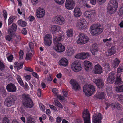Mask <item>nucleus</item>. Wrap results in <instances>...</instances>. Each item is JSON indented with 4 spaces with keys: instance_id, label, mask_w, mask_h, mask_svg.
I'll return each mask as SVG.
<instances>
[{
    "instance_id": "f257e3e1",
    "label": "nucleus",
    "mask_w": 123,
    "mask_h": 123,
    "mask_svg": "<svg viewBox=\"0 0 123 123\" xmlns=\"http://www.w3.org/2000/svg\"><path fill=\"white\" fill-rule=\"evenodd\" d=\"M104 29L102 26L100 24L93 25L91 27L90 31L93 35H98L103 31Z\"/></svg>"
},
{
    "instance_id": "f03ea898",
    "label": "nucleus",
    "mask_w": 123,
    "mask_h": 123,
    "mask_svg": "<svg viewBox=\"0 0 123 123\" xmlns=\"http://www.w3.org/2000/svg\"><path fill=\"white\" fill-rule=\"evenodd\" d=\"M107 12L109 13H115L118 7V3L116 0H111L108 2Z\"/></svg>"
},
{
    "instance_id": "7ed1b4c3",
    "label": "nucleus",
    "mask_w": 123,
    "mask_h": 123,
    "mask_svg": "<svg viewBox=\"0 0 123 123\" xmlns=\"http://www.w3.org/2000/svg\"><path fill=\"white\" fill-rule=\"evenodd\" d=\"M23 105L27 108H31L34 106V104L32 100L31 99L28 95L25 94L22 95Z\"/></svg>"
},
{
    "instance_id": "20e7f679",
    "label": "nucleus",
    "mask_w": 123,
    "mask_h": 123,
    "mask_svg": "<svg viewBox=\"0 0 123 123\" xmlns=\"http://www.w3.org/2000/svg\"><path fill=\"white\" fill-rule=\"evenodd\" d=\"M83 91L86 96H90L95 91L94 86L90 84L86 85L83 87Z\"/></svg>"
},
{
    "instance_id": "39448f33",
    "label": "nucleus",
    "mask_w": 123,
    "mask_h": 123,
    "mask_svg": "<svg viewBox=\"0 0 123 123\" xmlns=\"http://www.w3.org/2000/svg\"><path fill=\"white\" fill-rule=\"evenodd\" d=\"M79 38L77 41L78 44L82 45L85 44L89 40L88 37L85 34L80 33L79 34Z\"/></svg>"
},
{
    "instance_id": "423d86ee",
    "label": "nucleus",
    "mask_w": 123,
    "mask_h": 123,
    "mask_svg": "<svg viewBox=\"0 0 123 123\" xmlns=\"http://www.w3.org/2000/svg\"><path fill=\"white\" fill-rule=\"evenodd\" d=\"M16 99V98L15 95H10L8 96L6 99L5 101V104L7 107H10L14 104Z\"/></svg>"
},
{
    "instance_id": "0eeeda50",
    "label": "nucleus",
    "mask_w": 123,
    "mask_h": 123,
    "mask_svg": "<svg viewBox=\"0 0 123 123\" xmlns=\"http://www.w3.org/2000/svg\"><path fill=\"white\" fill-rule=\"evenodd\" d=\"M52 20L54 23L61 25H64L65 22V19L64 17L60 15L53 17Z\"/></svg>"
},
{
    "instance_id": "6e6552de",
    "label": "nucleus",
    "mask_w": 123,
    "mask_h": 123,
    "mask_svg": "<svg viewBox=\"0 0 123 123\" xmlns=\"http://www.w3.org/2000/svg\"><path fill=\"white\" fill-rule=\"evenodd\" d=\"M71 68L75 72L80 71L82 68L80 63L78 61H75L72 64Z\"/></svg>"
},
{
    "instance_id": "1a4fd4ad",
    "label": "nucleus",
    "mask_w": 123,
    "mask_h": 123,
    "mask_svg": "<svg viewBox=\"0 0 123 123\" xmlns=\"http://www.w3.org/2000/svg\"><path fill=\"white\" fill-rule=\"evenodd\" d=\"M87 25V23L86 20L82 19L78 22L76 27L79 29L82 30L85 29Z\"/></svg>"
},
{
    "instance_id": "9d476101",
    "label": "nucleus",
    "mask_w": 123,
    "mask_h": 123,
    "mask_svg": "<svg viewBox=\"0 0 123 123\" xmlns=\"http://www.w3.org/2000/svg\"><path fill=\"white\" fill-rule=\"evenodd\" d=\"M70 83L72 85V89L75 91H78L81 89L80 85L75 80L71 79Z\"/></svg>"
},
{
    "instance_id": "9b49d317",
    "label": "nucleus",
    "mask_w": 123,
    "mask_h": 123,
    "mask_svg": "<svg viewBox=\"0 0 123 123\" xmlns=\"http://www.w3.org/2000/svg\"><path fill=\"white\" fill-rule=\"evenodd\" d=\"M83 117L84 123H91L89 113L87 109L84 110L83 112Z\"/></svg>"
},
{
    "instance_id": "f8f14e48",
    "label": "nucleus",
    "mask_w": 123,
    "mask_h": 123,
    "mask_svg": "<svg viewBox=\"0 0 123 123\" xmlns=\"http://www.w3.org/2000/svg\"><path fill=\"white\" fill-rule=\"evenodd\" d=\"M44 43L47 46H50L52 43V36L50 34L46 35L44 38Z\"/></svg>"
},
{
    "instance_id": "ddd939ff",
    "label": "nucleus",
    "mask_w": 123,
    "mask_h": 123,
    "mask_svg": "<svg viewBox=\"0 0 123 123\" xmlns=\"http://www.w3.org/2000/svg\"><path fill=\"white\" fill-rule=\"evenodd\" d=\"M84 15L90 19L94 18L96 15V12L94 10L86 11L84 13Z\"/></svg>"
},
{
    "instance_id": "4468645a",
    "label": "nucleus",
    "mask_w": 123,
    "mask_h": 123,
    "mask_svg": "<svg viewBox=\"0 0 123 123\" xmlns=\"http://www.w3.org/2000/svg\"><path fill=\"white\" fill-rule=\"evenodd\" d=\"M102 115L99 113L95 114L93 117V123H101Z\"/></svg>"
},
{
    "instance_id": "2eb2a0df",
    "label": "nucleus",
    "mask_w": 123,
    "mask_h": 123,
    "mask_svg": "<svg viewBox=\"0 0 123 123\" xmlns=\"http://www.w3.org/2000/svg\"><path fill=\"white\" fill-rule=\"evenodd\" d=\"M45 14V11L43 8L39 7L37 10L36 15L38 18H42L44 16Z\"/></svg>"
},
{
    "instance_id": "dca6fc26",
    "label": "nucleus",
    "mask_w": 123,
    "mask_h": 123,
    "mask_svg": "<svg viewBox=\"0 0 123 123\" xmlns=\"http://www.w3.org/2000/svg\"><path fill=\"white\" fill-rule=\"evenodd\" d=\"M75 6L74 0H66L65 4L66 8L68 10L72 9Z\"/></svg>"
},
{
    "instance_id": "f3484780",
    "label": "nucleus",
    "mask_w": 123,
    "mask_h": 123,
    "mask_svg": "<svg viewBox=\"0 0 123 123\" xmlns=\"http://www.w3.org/2000/svg\"><path fill=\"white\" fill-rule=\"evenodd\" d=\"M55 51L58 53H62L65 50V47L61 43H58L54 48Z\"/></svg>"
},
{
    "instance_id": "a211bd4d",
    "label": "nucleus",
    "mask_w": 123,
    "mask_h": 123,
    "mask_svg": "<svg viewBox=\"0 0 123 123\" xmlns=\"http://www.w3.org/2000/svg\"><path fill=\"white\" fill-rule=\"evenodd\" d=\"M17 29V27L16 24L14 23H12L11 28L8 30L9 34L11 36H14L15 35L14 32L16 31Z\"/></svg>"
},
{
    "instance_id": "6ab92c4d",
    "label": "nucleus",
    "mask_w": 123,
    "mask_h": 123,
    "mask_svg": "<svg viewBox=\"0 0 123 123\" xmlns=\"http://www.w3.org/2000/svg\"><path fill=\"white\" fill-rule=\"evenodd\" d=\"M93 81L99 88H101L103 86V80L101 78H98L96 79H94Z\"/></svg>"
},
{
    "instance_id": "aec40b11",
    "label": "nucleus",
    "mask_w": 123,
    "mask_h": 123,
    "mask_svg": "<svg viewBox=\"0 0 123 123\" xmlns=\"http://www.w3.org/2000/svg\"><path fill=\"white\" fill-rule=\"evenodd\" d=\"M89 56V53L83 52L81 53H79L75 56L76 58L77 59H84L87 58Z\"/></svg>"
},
{
    "instance_id": "412c9836",
    "label": "nucleus",
    "mask_w": 123,
    "mask_h": 123,
    "mask_svg": "<svg viewBox=\"0 0 123 123\" xmlns=\"http://www.w3.org/2000/svg\"><path fill=\"white\" fill-rule=\"evenodd\" d=\"M6 88L8 92H15L17 89L15 85L12 83L8 84L6 86Z\"/></svg>"
},
{
    "instance_id": "4be33fe9",
    "label": "nucleus",
    "mask_w": 123,
    "mask_h": 123,
    "mask_svg": "<svg viewBox=\"0 0 123 123\" xmlns=\"http://www.w3.org/2000/svg\"><path fill=\"white\" fill-rule=\"evenodd\" d=\"M105 104L107 107L105 108V109L107 110V108L110 106L111 108H117V109H120L121 107V106L120 104L118 103H114L112 104L111 105L107 103L106 102Z\"/></svg>"
},
{
    "instance_id": "5701e85b",
    "label": "nucleus",
    "mask_w": 123,
    "mask_h": 123,
    "mask_svg": "<svg viewBox=\"0 0 123 123\" xmlns=\"http://www.w3.org/2000/svg\"><path fill=\"white\" fill-rule=\"evenodd\" d=\"M115 75L114 73H110L109 74V75L107 79V83L108 84L112 83L115 79Z\"/></svg>"
},
{
    "instance_id": "b1692460",
    "label": "nucleus",
    "mask_w": 123,
    "mask_h": 123,
    "mask_svg": "<svg viewBox=\"0 0 123 123\" xmlns=\"http://www.w3.org/2000/svg\"><path fill=\"white\" fill-rule=\"evenodd\" d=\"M58 64L61 66L66 67L68 65V62L67 59L63 58L59 60Z\"/></svg>"
},
{
    "instance_id": "393cba45",
    "label": "nucleus",
    "mask_w": 123,
    "mask_h": 123,
    "mask_svg": "<svg viewBox=\"0 0 123 123\" xmlns=\"http://www.w3.org/2000/svg\"><path fill=\"white\" fill-rule=\"evenodd\" d=\"M74 15L76 17H78L80 16L82 13L80 8L76 7L74 10Z\"/></svg>"
},
{
    "instance_id": "a878e982",
    "label": "nucleus",
    "mask_w": 123,
    "mask_h": 123,
    "mask_svg": "<svg viewBox=\"0 0 123 123\" xmlns=\"http://www.w3.org/2000/svg\"><path fill=\"white\" fill-rule=\"evenodd\" d=\"M94 69V72L96 74H100L102 72V68L99 64L95 65Z\"/></svg>"
},
{
    "instance_id": "bb28decb",
    "label": "nucleus",
    "mask_w": 123,
    "mask_h": 123,
    "mask_svg": "<svg viewBox=\"0 0 123 123\" xmlns=\"http://www.w3.org/2000/svg\"><path fill=\"white\" fill-rule=\"evenodd\" d=\"M61 30V27L59 26L54 25L51 26V30L52 33H55L60 31Z\"/></svg>"
},
{
    "instance_id": "cd10ccee",
    "label": "nucleus",
    "mask_w": 123,
    "mask_h": 123,
    "mask_svg": "<svg viewBox=\"0 0 123 123\" xmlns=\"http://www.w3.org/2000/svg\"><path fill=\"white\" fill-rule=\"evenodd\" d=\"M64 38V37L63 35H59L58 36L54 35L53 37L54 43H56L57 41L63 40Z\"/></svg>"
},
{
    "instance_id": "c85d7f7f",
    "label": "nucleus",
    "mask_w": 123,
    "mask_h": 123,
    "mask_svg": "<svg viewBox=\"0 0 123 123\" xmlns=\"http://www.w3.org/2000/svg\"><path fill=\"white\" fill-rule=\"evenodd\" d=\"M74 51L71 47H68L65 52V54L67 56H70L73 54Z\"/></svg>"
},
{
    "instance_id": "c756f323",
    "label": "nucleus",
    "mask_w": 123,
    "mask_h": 123,
    "mask_svg": "<svg viewBox=\"0 0 123 123\" xmlns=\"http://www.w3.org/2000/svg\"><path fill=\"white\" fill-rule=\"evenodd\" d=\"M84 63L85 66V69L86 71L91 69L92 66V64L89 61H84Z\"/></svg>"
},
{
    "instance_id": "7c9ffc66",
    "label": "nucleus",
    "mask_w": 123,
    "mask_h": 123,
    "mask_svg": "<svg viewBox=\"0 0 123 123\" xmlns=\"http://www.w3.org/2000/svg\"><path fill=\"white\" fill-rule=\"evenodd\" d=\"M98 51V48L96 44H94L92 45L91 51L92 54L94 55H95L96 52Z\"/></svg>"
},
{
    "instance_id": "2f4dec72",
    "label": "nucleus",
    "mask_w": 123,
    "mask_h": 123,
    "mask_svg": "<svg viewBox=\"0 0 123 123\" xmlns=\"http://www.w3.org/2000/svg\"><path fill=\"white\" fill-rule=\"evenodd\" d=\"M95 97L97 98L100 99H103L105 98V94L102 92H97L95 95Z\"/></svg>"
},
{
    "instance_id": "473e14b6",
    "label": "nucleus",
    "mask_w": 123,
    "mask_h": 123,
    "mask_svg": "<svg viewBox=\"0 0 123 123\" xmlns=\"http://www.w3.org/2000/svg\"><path fill=\"white\" fill-rule=\"evenodd\" d=\"M23 64L22 62L20 63L15 62L14 64V67L15 68H17V70H19L22 68Z\"/></svg>"
},
{
    "instance_id": "72a5a7b5",
    "label": "nucleus",
    "mask_w": 123,
    "mask_h": 123,
    "mask_svg": "<svg viewBox=\"0 0 123 123\" xmlns=\"http://www.w3.org/2000/svg\"><path fill=\"white\" fill-rule=\"evenodd\" d=\"M116 48L115 47H112L109 49L108 51L109 55H111L114 54L116 52Z\"/></svg>"
},
{
    "instance_id": "f704fd0d",
    "label": "nucleus",
    "mask_w": 123,
    "mask_h": 123,
    "mask_svg": "<svg viewBox=\"0 0 123 123\" xmlns=\"http://www.w3.org/2000/svg\"><path fill=\"white\" fill-rule=\"evenodd\" d=\"M90 2L93 5H95L96 2H98L99 4H101L102 3L105 2V0H90Z\"/></svg>"
},
{
    "instance_id": "c9c22d12",
    "label": "nucleus",
    "mask_w": 123,
    "mask_h": 123,
    "mask_svg": "<svg viewBox=\"0 0 123 123\" xmlns=\"http://www.w3.org/2000/svg\"><path fill=\"white\" fill-rule=\"evenodd\" d=\"M115 91L118 92H123V84L118 87H115Z\"/></svg>"
},
{
    "instance_id": "e433bc0d",
    "label": "nucleus",
    "mask_w": 123,
    "mask_h": 123,
    "mask_svg": "<svg viewBox=\"0 0 123 123\" xmlns=\"http://www.w3.org/2000/svg\"><path fill=\"white\" fill-rule=\"evenodd\" d=\"M120 62V61L117 58H115L113 62L112 65L113 67L116 68L117 67Z\"/></svg>"
},
{
    "instance_id": "4c0bfd02",
    "label": "nucleus",
    "mask_w": 123,
    "mask_h": 123,
    "mask_svg": "<svg viewBox=\"0 0 123 123\" xmlns=\"http://www.w3.org/2000/svg\"><path fill=\"white\" fill-rule=\"evenodd\" d=\"M18 25L22 27H24L26 26L27 23L25 21L21 20H18L17 21Z\"/></svg>"
},
{
    "instance_id": "58836bf2",
    "label": "nucleus",
    "mask_w": 123,
    "mask_h": 123,
    "mask_svg": "<svg viewBox=\"0 0 123 123\" xmlns=\"http://www.w3.org/2000/svg\"><path fill=\"white\" fill-rule=\"evenodd\" d=\"M73 31L71 29H68L67 31V35L68 37H70L73 36Z\"/></svg>"
},
{
    "instance_id": "ea45409f",
    "label": "nucleus",
    "mask_w": 123,
    "mask_h": 123,
    "mask_svg": "<svg viewBox=\"0 0 123 123\" xmlns=\"http://www.w3.org/2000/svg\"><path fill=\"white\" fill-rule=\"evenodd\" d=\"M122 82L121 80L119 75L117 74L116 79V81L115 82V83L116 85L118 84L120 85V84H122Z\"/></svg>"
},
{
    "instance_id": "a19ab883",
    "label": "nucleus",
    "mask_w": 123,
    "mask_h": 123,
    "mask_svg": "<svg viewBox=\"0 0 123 123\" xmlns=\"http://www.w3.org/2000/svg\"><path fill=\"white\" fill-rule=\"evenodd\" d=\"M20 38L21 37L19 35H17L16 37L13 39L12 42L16 44L18 43Z\"/></svg>"
},
{
    "instance_id": "79ce46f5",
    "label": "nucleus",
    "mask_w": 123,
    "mask_h": 123,
    "mask_svg": "<svg viewBox=\"0 0 123 123\" xmlns=\"http://www.w3.org/2000/svg\"><path fill=\"white\" fill-rule=\"evenodd\" d=\"M16 18L15 16H10L8 20V25H10L12 23Z\"/></svg>"
},
{
    "instance_id": "37998d69",
    "label": "nucleus",
    "mask_w": 123,
    "mask_h": 123,
    "mask_svg": "<svg viewBox=\"0 0 123 123\" xmlns=\"http://www.w3.org/2000/svg\"><path fill=\"white\" fill-rule=\"evenodd\" d=\"M54 101L55 103V106H57L62 109L63 108L62 105L58 100L55 99L54 100Z\"/></svg>"
},
{
    "instance_id": "c03bdc74",
    "label": "nucleus",
    "mask_w": 123,
    "mask_h": 123,
    "mask_svg": "<svg viewBox=\"0 0 123 123\" xmlns=\"http://www.w3.org/2000/svg\"><path fill=\"white\" fill-rule=\"evenodd\" d=\"M16 77L17 80L21 85L23 86L24 85V83L20 76L19 75H17Z\"/></svg>"
},
{
    "instance_id": "a18cd8bd",
    "label": "nucleus",
    "mask_w": 123,
    "mask_h": 123,
    "mask_svg": "<svg viewBox=\"0 0 123 123\" xmlns=\"http://www.w3.org/2000/svg\"><path fill=\"white\" fill-rule=\"evenodd\" d=\"M29 46L31 51H32L33 50V49L34 47V43L32 42H30L29 43Z\"/></svg>"
},
{
    "instance_id": "49530a36",
    "label": "nucleus",
    "mask_w": 123,
    "mask_h": 123,
    "mask_svg": "<svg viewBox=\"0 0 123 123\" xmlns=\"http://www.w3.org/2000/svg\"><path fill=\"white\" fill-rule=\"evenodd\" d=\"M32 58V55L31 53H29L26 54V58L27 60H30Z\"/></svg>"
},
{
    "instance_id": "de8ad7c7",
    "label": "nucleus",
    "mask_w": 123,
    "mask_h": 123,
    "mask_svg": "<svg viewBox=\"0 0 123 123\" xmlns=\"http://www.w3.org/2000/svg\"><path fill=\"white\" fill-rule=\"evenodd\" d=\"M26 123H35V122L32 120L31 117H27Z\"/></svg>"
},
{
    "instance_id": "09e8293b",
    "label": "nucleus",
    "mask_w": 123,
    "mask_h": 123,
    "mask_svg": "<svg viewBox=\"0 0 123 123\" xmlns=\"http://www.w3.org/2000/svg\"><path fill=\"white\" fill-rule=\"evenodd\" d=\"M39 105L41 110L43 111H44L45 110V108L44 105L42 103H40Z\"/></svg>"
},
{
    "instance_id": "8fccbe9b",
    "label": "nucleus",
    "mask_w": 123,
    "mask_h": 123,
    "mask_svg": "<svg viewBox=\"0 0 123 123\" xmlns=\"http://www.w3.org/2000/svg\"><path fill=\"white\" fill-rule=\"evenodd\" d=\"M3 123H9V119L7 117H4L3 120Z\"/></svg>"
},
{
    "instance_id": "3c124183",
    "label": "nucleus",
    "mask_w": 123,
    "mask_h": 123,
    "mask_svg": "<svg viewBox=\"0 0 123 123\" xmlns=\"http://www.w3.org/2000/svg\"><path fill=\"white\" fill-rule=\"evenodd\" d=\"M58 4L61 5L64 2L65 0H54Z\"/></svg>"
},
{
    "instance_id": "603ef678",
    "label": "nucleus",
    "mask_w": 123,
    "mask_h": 123,
    "mask_svg": "<svg viewBox=\"0 0 123 123\" xmlns=\"http://www.w3.org/2000/svg\"><path fill=\"white\" fill-rule=\"evenodd\" d=\"M22 86L24 87V88L25 90L27 91L29 90V87L27 83L26 82H25V83L24 85H24L23 86Z\"/></svg>"
},
{
    "instance_id": "864d4df0",
    "label": "nucleus",
    "mask_w": 123,
    "mask_h": 123,
    "mask_svg": "<svg viewBox=\"0 0 123 123\" xmlns=\"http://www.w3.org/2000/svg\"><path fill=\"white\" fill-rule=\"evenodd\" d=\"M19 59H22L23 58V52L22 50H20L19 52Z\"/></svg>"
},
{
    "instance_id": "5fc2aeb1",
    "label": "nucleus",
    "mask_w": 123,
    "mask_h": 123,
    "mask_svg": "<svg viewBox=\"0 0 123 123\" xmlns=\"http://www.w3.org/2000/svg\"><path fill=\"white\" fill-rule=\"evenodd\" d=\"M3 15L4 18L6 20L7 18V12L5 10L3 11Z\"/></svg>"
},
{
    "instance_id": "6e6d98bb",
    "label": "nucleus",
    "mask_w": 123,
    "mask_h": 123,
    "mask_svg": "<svg viewBox=\"0 0 123 123\" xmlns=\"http://www.w3.org/2000/svg\"><path fill=\"white\" fill-rule=\"evenodd\" d=\"M117 72L120 73L123 71V67H119L117 69Z\"/></svg>"
},
{
    "instance_id": "4d7b16f0",
    "label": "nucleus",
    "mask_w": 123,
    "mask_h": 123,
    "mask_svg": "<svg viewBox=\"0 0 123 123\" xmlns=\"http://www.w3.org/2000/svg\"><path fill=\"white\" fill-rule=\"evenodd\" d=\"M31 75H27L25 77V79L26 81H29L31 79Z\"/></svg>"
},
{
    "instance_id": "13d9d810",
    "label": "nucleus",
    "mask_w": 123,
    "mask_h": 123,
    "mask_svg": "<svg viewBox=\"0 0 123 123\" xmlns=\"http://www.w3.org/2000/svg\"><path fill=\"white\" fill-rule=\"evenodd\" d=\"M57 98L60 100H62L64 99V98L61 95H59L57 96Z\"/></svg>"
},
{
    "instance_id": "bf43d9fd",
    "label": "nucleus",
    "mask_w": 123,
    "mask_h": 123,
    "mask_svg": "<svg viewBox=\"0 0 123 123\" xmlns=\"http://www.w3.org/2000/svg\"><path fill=\"white\" fill-rule=\"evenodd\" d=\"M7 58L8 61L11 62L13 59V57L12 55H10L7 57Z\"/></svg>"
},
{
    "instance_id": "052dcab7",
    "label": "nucleus",
    "mask_w": 123,
    "mask_h": 123,
    "mask_svg": "<svg viewBox=\"0 0 123 123\" xmlns=\"http://www.w3.org/2000/svg\"><path fill=\"white\" fill-rule=\"evenodd\" d=\"M105 67L106 69H107L108 71H110V66L108 63H106L105 65Z\"/></svg>"
},
{
    "instance_id": "680f3d73",
    "label": "nucleus",
    "mask_w": 123,
    "mask_h": 123,
    "mask_svg": "<svg viewBox=\"0 0 123 123\" xmlns=\"http://www.w3.org/2000/svg\"><path fill=\"white\" fill-rule=\"evenodd\" d=\"M32 74L33 76L36 78L38 79L39 78V76L35 72L32 73Z\"/></svg>"
},
{
    "instance_id": "e2e57ef3",
    "label": "nucleus",
    "mask_w": 123,
    "mask_h": 123,
    "mask_svg": "<svg viewBox=\"0 0 123 123\" xmlns=\"http://www.w3.org/2000/svg\"><path fill=\"white\" fill-rule=\"evenodd\" d=\"M21 32L22 34L24 35H26L27 34V32L26 31V30L25 28H23Z\"/></svg>"
},
{
    "instance_id": "0e129e2a",
    "label": "nucleus",
    "mask_w": 123,
    "mask_h": 123,
    "mask_svg": "<svg viewBox=\"0 0 123 123\" xmlns=\"http://www.w3.org/2000/svg\"><path fill=\"white\" fill-rule=\"evenodd\" d=\"M5 38L6 40L8 41H10L12 39V37L9 35L6 36Z\"/></svg>"
},
{
    "instance_id": "69168bd1",
    "label": "nucleus",
    "mask_w": 123,
    "mask_h": 123,
    "mask_svg": "<svg viewBox=\"0 0 123 123\" xmlns=\"http://www.w3.org/2000/svg\"><path fill=\"white\" fill-rule=\"evenodd\" d=\"M118 14L120 15H123V10L121 8L119 9Z\"/></svg>"
},
{
    "instance_id": "338daca9",
    "label": "nucleus",
    "mask_w": 123,
    "mask_h": 123,
    "mask_svg": "<svg viewBox=\"0 0 123 123\" xmlns=\"http://www.w3.org/2000/svg\"><path fill=\"white\" fill-rule=\"evenodd\" d=\"M82 120L81 119H77L75 121V123H82Z\"/></svg>"
},
{
    "instance_id": "774afa93",
    "label": "nucleus",
    "mask_w": 123,
    "mask_h": 123,
    "mask_svg": "<svg viewBox=\"0 0 123 123\" xmlns=\"http://www.w3.org/2000/svg\"><path fill=\"white\" fill-rule=\"evenodd\" d=\"M53 93L55 94H56L58 92V90L56 88H53L52 90Z\"/></svg>"
}]
</instances>
